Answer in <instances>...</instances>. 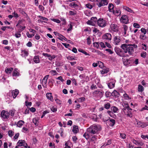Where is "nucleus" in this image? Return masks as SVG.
<instances>
[{
	"instance_id": "1",
	"label": "nucleus",
	"mask_w": 148,
	"mask_h": 148,
	"mask_svg": "<svg viewBox=\"0 0 148 148\" xmlns=\"http://www.w3.org/2000/svg\"><path fill=\"white\" fill-rule=\"evenodd\" d=\"M101 130V127L100 125H93L87 129V132L84 133L83 136L88 140L90 137V134H97Z\"/></svg>"
},
{
	"instance_id": "2",
	"label": "nucleus",
	"mask_w": 148,
	"mask_h": 148,
	"mask_svg": "<svg viewBox=\"0 0 148 148\" xmlns=\"http://www.w3.org/2000/svg\"><path fill=\"white\" fill-rule=\"evenodd\" d=\"M137 46L135 44H124L121 46V48L123 50L125 51V53H128L129 54H132L134 52V48H136Z\"/></svg>"
},
{
	"instance_id": "3",
	"label": "nucleus",
	"mask_w": 148,
	"mask_h": 148,
	"mask_svg": "<svg viewBox=\"0 0 148 148\" xmlns=\"http://www.w3.org/2000/svg\"><path fill=\"white\" fill-rule=\"evenodd\" d=\"M114 50L116 53L120 57H125L126 56L125 51L123 50V49L116 47L115 48Z\"/></svg>"
},
{
	"instance_id": "4",
	"label": "nucleus",
	"mask_w": 148,
	"mask_h": 148,
	"mask_svg": "<svg viewBox=\"0 0 148 148\" xmlns=\"http://www.w3.org/2000/svg\"><path fill=\"white\" fill-rule=\"evenodd\" d=\"M69 6L75 10L79 9L80 7V3L77 1H75L70 3L69 4Z\"/></svg>"
},
{
	"instance_id": "5",
	"label": "nucleus",
	"mask_w": 148,
	"mask_h": 148,
	"mask_svg": "<svg viewBox=\"0 0 148 148\" xmlns=\"http://www.w3.org/2000/svg\"><path fill=\"white\" fill-rule=\"evenodd\" d=\"M103 94L104 92L102 90H97L94 91L93 92V95L94 96L99 98H101L102 97Z\"/></svg>"
},
{
	"instance_id": "6",
	"label": "nucleus",
	"mask_w": 148,
	"mask_h": 148,
	"mask_svg": "<svg viewBox=\"0 0 148 148\" xmlns=\"http://www.w3.org/2000/svg\"><path fill=\"white\" fill-rule=\"evenodd\" d=\"M97 22V18L95 17H93L91 18L90 20L87 21V23L88 24L94 26H95Z\"/></svg>"
},
{
	"instance_id": "7",
	"label": "nucleus",
	"mask_w": 148,
	"mask_h": 148,
	"mask_svg": "<svg viewBox=\"0 0 148 148\" xmlns=\"http://www.w3.org/2000/svg\"><path fill=\"white\" fill-rule=\"evenodd\" d=\"M119 27L117 25L112 23L110 25L109 30L113 32H117L119 30Z\"/></svg>"
},
{
	"instance_id": "8",
	"label": "nucleus",
	"mask_w": 148,
	"mask_h": 148,
	"mask_svg": "<svg viewBox=\"0 0 148 148\" xmlns=\"http://www.w3.org/2000/svg\"><path fill=\"white\" fill-rule=\"evenodd\" d=\"M10 115L9 112L5 110H3L1 113V116L3 119L4 120L8 119Z\"/></svg>"
},
{
	"instance_id": "9",
	"label": "nucleus",
	"mask_w": 148,
	"mask_h": 148,
	"mask_svg": "<svg viewBox=\"0 0 148 148\" xmlns=\"http://www.w3.org/2000/svg\"><path fill=\"white\" fill-rule=\"evenodd\" d=\"M97 23L99 27H104L106 26V23L105 20L103 18H100L97 20Z\"/></svg>"
},
{
	"instance_id": "10",
	"label": "nucleus",
	"mask_w": 148,
	"mask_h": 148,
	"mask_svg": "<svg viewBox=\"0 0 148 148\" xmlns=\"http://www.w3.org/2000/svg\"><path fill=\"white\" fill-rule=\"evenodd\" d=\"M108 3V2L107 0H101L98 2L97 5L99 7H101L107 5Z\"/></svg>"
},
{
	"instance_id": "11",
	"label": "nucleus",
	"mask_w": 148,
	"mask_h": 148,
	"mask_svg": "<svg viewBox=\"0 0 148 148\" xmlns=\"http://www.w3.org/2000/svg\"><path fill=\"white\" fill-rule=\"evenodd\" d=\"M120 21L122 23L127 24L129 21L127 16L125 15L122 16L120 19Z\"/></svg>"
},
{
	"instance_id": "12",
	"label": "nucleus",
	"mask_w": 148,
	"mask_h": 148,
	"mask_svg": "<svg viewBox=\"0 0 148 148\" xmlns=\"http://www.w3.org/2000/svg\"><path fill=\"white\" fill-rule=\"evenodd\" d=\"M112 37L111 34L109 33H106L104 34L102 36L103 39L108 40H111Z\"/></svg>"
},
{
	"instance_id": "13",
	"label": "nucleus",
	"mask_w": 148,
	"mask_h": 148,
	"mask_svg": "<svg viewBox=\"0 0 148 148\" xmlns=\"http://www.w3.org/2000/svg\"><path fill=\"white\" fill-rule=\"evenodd\" d=\"M132 142L137 145L142 146L144 144V143L141 140H136L133 138L131 140Z\"/></svg>"
},
{
	"instance_id": "14",
	"label": "nucleus",
	"mask_w": 148,
	"mask_h": 148,
	"mask_svg": "<svg viewBox=\"0 0 148 148\" xmlns=\"http://www.w3.org/2000/svg\"><path fill=\"white\" fill-rule=\"evenodd\" d=\"M49 76V75H45L42 79V85L43 87L44 88L47 87V80Z\"/></svg>"
},
{
	"instance_id": "15",
	"label": "nucleus",
	"mask_w": 148,
	"mask_h": 148,
	"mask_svg": "<svg viewBox=\"0 0 148 148\" xmlns=\"http://www.w3.org/2000/svg\"><path fill=\"white\" fill-rule=\"evenodd\" d=\"M18 144L19 146H23L26 148L27 147V145L24 140H19L18 142Z\"/></svg>"
},
{
	"instance_id": "16",
	"label": "nucleus",
	"mask_w": 148,
	"mask_h": 148,
	"mask_svg": "<svg viewBox=\"0 0 148 148\" xmlns=\"http://www.w3.org/2000/svg\"><path fill=\"white\" fill-rule=\"evenodd\" d=\"M98 137L97 136L93 135L91 137L90 136V138L88 139L90 140V142L92 143H95L96 141L97 140V138Z\"/></svg>"
},
{
	"instance_id": "17",
	"label": "nucleus",
	"mask_w": 148,
	"mask_h": 148,
	"mask_svg": "<svg viewBox=\"0 0 148 148\" xmlns=\"http://www.w3.org/2000/svg\"><path fill=\"white\" fill-rule=\"evenodd\" d=\"M115 81L114 79H112L111 82L108 84V87L110 89H112L114 87Z\"/></svg>"
},
{
	"instance_id": "18",
	"label": "nucleus",
	"mask_w": 148,
	"mask_h": 148,
	"mask_svg": "<svg viewBox=\"0 0 148 148\" xmlns=\"http://www.w3.org/2000/svg\"><path fill=\"white\" fill-rule=\"evenodd\" d=\"M131 65H136L138 64V59L133 58H130Z\"/></svg>"
},
{
	"instance_id": "19",
	"label": "nucleus",
	"mask_w": 148,
	"mask_h": 148,
	"mask_svg": "<svg viewBox=\"0 0 148 148\" xmlns=\"http://www.w3.org/2000/svg\"><path fill=\"white\" fill-rule=\"evenodd\" d=\"M20 75L19 71L16 68L15 69L13 72L12 76H13L18 77Z\"/></svg>"
},
{
	"instance_id": "20",
	"label": "nucleus",
	"mask_w": 148,
	"mask_h": 148,
	"mask_svg": "<svg viewBox=\"0 0 148 148\" xmlns=\"http://www.w3.org/2000/svg\"><path fill=\"white\" fill-rule=\"evenodd\" d=\"M112 12L113 14L116 16H119L121 13V11L118 9H114Z\"/></svg>"
},
{
	"instance_id": "21",
	"label": "nucleus",
	"mask_w": 148,
	"mask_h": 148,
	"mask_svg": "<svg viewBox=\"0 0 148 148\" xmlns=\"http://www.w3.org/2000/svg\"><path fill=\"white\" fill-rule=\"evenodd\" d=\"M120 41V37L116 36L114 38V43L116 45H118Z\"/></svg>"
},
{
	"instance_id": "22",
	"label": "nucleus",
	"mask_w": 148,
	"mask_h": 148,
	"mask_svg": "<svg viewBox=\"0 0 148 148\" xmlns=\"http://www.w3.org/2000/svg\"><path fill=\"white\" fill-rule=\"evenodd\" d=\"M28 52L27 50H21V55L22 57H26L28 56Z\"/></svg>"
},
{
	"instance_id": "23",
	"label": "nucleus",
	"mask_w": 148,
	"mask_h": 148,
	"mask_svg": "<svg viewBox=\"0 0 148 148\" xmlns=\"http://www.w3.org/2000/svg\"><path fill=\"white\" fill-rule=\"evenodd\" d=\"M19 91L17 89H15L12 92V95L14 98H15L18 94Z\"/></svg>"
},
{
	"instance_id": "24",
	"label": "nucleus",
	"mask_w": 148,
	"mask_h": 148,
	"mask_svg": "<svg viewBox=\"0 0 148 148\" xmlns=\"http://www.w3.org/2000/svg\"><path fill=\"white\" fill-rule=\"evenodd\" d=\"M46 96L47 98L50 100L51 101H53V97L51 93H47L46 94Z\"/></svg>"
},
{
	"instance_id": "25",
	"label": "nucleus",
	"mask_w": 148,
	"mask_h": 148,
	"mask_svg": "<svg viewBox=\"0 0 148 148\" xmlns=\"http://www.w3.org/2000/svg\"><path fill=\"white\" fill-rule=\"evenodd\" d=\"M111 110L112 112L114 113L118 112L119 111V108L115 106H113L111 107Z\"/></svg>"
},
{
	"instance_id": "26",
	"label": "nucleus",
	"mask_w": 148,
	"mask_h": 148,
	"mask_svg": "<svg viewBox=\"0 0 148 148\" xmlns=\"http://www.w3.org/2000/svg\"><path fill=\"white\" fill-rule=\"evenodd\" d=\"M108 123L110 126H113L115 123V121L114 119H111L108 121Z\"/></svg>"
},
{
	"instance_id": "27",
	"label": "nucleus",
	"mask_w": 148,
	"mask_h": 148,
	"mask_svg": "<svg viewBox=\"0 0 148 148\" xmlns=\"http://www.w3.org/2000/svg\"><path fill=\"white\" fill-rule=\"evenodd\" d=\"M107 113L112 117L115 118L116 117L115 114L112 111L108 110L107 111Z\"/></svg>"
},
{
	"instance_id": "28",
	"label": "nucleus",
	"mask_w": 148,
	"mask_h": 148,
	"mask_svg": "<svg viewBox=\"0 0 148 148\" xmlns=\"http://www.w3.org/2000/svg\"><path fill=\"white\" fill-rule=\"evenodd\" d=\"M13 70V68H6L5 70V71L6 73L8 74H10L11 73Z\"/></svg>"
},
{
	"instance_id": "29",
	"label": "nucleus",
	"mask_w": 148,
	"mask_h": 148,
	"mask_svg": "<svg viewBox=\"0 0 148 148\" xmlns=\"http://www.w3.org/2000/svg\"><path fill=\"white\" fill-rule=\"evenodd\" d=\"M123 63L125 65L131 64L130 58L129 59H125L123 61Z\"/></svg>"
},
{
	"instance_id": "30",
	"label": "nucleus",
	"mask_w": 148,
	"mask_h": 148,
	"mask_svg": "<svg viewBox=\"0 0 148 148\" xmlns=\"http://www.w3.org/2000/svg\"><path fill=\"white\" fill-rule=\"evenodd\" d=\"M128 111V109H125L124 108L122 109V113L124 115V116H127V114Z\"/></svg>"
},
{
	"instance_id": "31",
	"label": "nucleus",
	"mask_w": 148,
	"mask_h": 148,
	"mask_svg": "<svg viewBox=\"0 0 148 148\" xmlns=\"http://www.w3.org/2000/svg\"><path fill=\"white\" fill-rule=\"evenodd\" d=\"M39 118H34L33 119V121L36 125L37 126L39 123Z\"/></svg>"
},
{
	"instance_id": "32",
	"label": "nucleus",
	"mask_w": 148,
	"mask_h": 148,
	"mask_svg": "<svg viewBox=\"0 0 148 148\" xmlns=\"http://www.w3.org/2000/svg\"><path fill=\"white\" fill-rule=\"evenodd\" d=\"M33 60L36 63H39L40 62V59L39 56H35L33 58Z\"/></svg>"
},
{
	"instance_id": "33",
	"label": "nucleus",
	"mask_w": 148,
	"mask_h": 148,
	"mask_svg": "<svg viewBox=\"0 0 148 148\" xmlns=\"http://www.w3.org/2000/svg\"><path fill=\"white\" fill-rule=\"evenodd\" d=\"M114 6L112 3H110L109 4L108 8L110 12H112L114 10Z\"/></svg>"
},
{
	"instance_id": "34",
	"label": "nucleus",
	"mask_w": 148,
	"mask_h": 148,
	"mask_svg": "<svg viewBox=\"0 0 148 148\" xmlns=\"http://www.w3.org/2000/svg\"><path fill=\"white\" fill-rule=\"evenodd\" d=\"M123 9L131 13H134L133 11L130 8L126 6H124L123 7Z\"/></svg>"
},
{
	"instance_id": "35",
	"label": "nucleus",
	"mask_w": 148,
	"mask_h": 148,
	"mask_svg": "<svg viewBox=\"0 0 148 148\" xmlns=\"http://www.w3.org/2000/svg\"><path fill=\"white\" fill-rule=\"evenodd\" d=\"M139 38L141 40H145L147 39V37L145 34H141Z\"/></svg>"
},
{
	"instance_id": "36",
	"label": "nucleus",
	"mask_w": 148,
	"mask_h": 148,
	"mask_svg": "<svg viewBox=\"0 0 148 148\" xmlns=\"http://www.w3.org/2000/svg\"><path fill=\"white\" fill-rule=\"evenodd\" d=\"M24 122L22 120L19 121L17 123V126L18 127H21L22 125L24 124Z\"/></svg>"
},
{
	"instance_id": "37",
	"label": "nucleus",
	"mask_w": 148,
	"mask_h": 148,
	"mask_svg": "<svg viewBox=\"0 0 148 148\" xmlns=\"http://www.w3.org/2000/svg\"><path fill=\"white\" fill-rule=\"evenodd\" d=\"M26 100L25 101V105L27 106H30L32 105V102H28V97H27V96H26Z\"/></svg>"
},
{
	"instance_id": "38",
	"label": "nucleus",
	"mask_w": 148,
	"mask_h": 148,
	"mask_svg": "<svg viewBox=\"0 0 148 148\" xmlns=\"http://www.w3.org/2000/svg\"><path fill=\"white\" fill-rule=\"evenodd\" d=\"M144 90V87L140 84H139L138 85V91L140 92H142Z\"/></svg>"
},
{
	"instance_id": "39",
	"label": "nucleus",
	"mask_w": 148,
	"mask_h": 148,
	"mask_svg": "<svg viewBox=\"0 0 148 148\" xmlns=\"http://www.w3.org/2000/svg\"><path fill=\"white\" fill-rule=\"evenodd\" d=\"M112 95H113L116 97H118L119 96V93L116 90L113 91L112 93Z\"/></svg>"
},
{
	"instance_id": "40",
	"label": "nucleus",
	"mask_w": 148,
	"mask_h": 148,
	"mask_svg": "<svg viewBox=\"0 0 148 148\" xmlns=\"http://www.w3.org/2000/svg\"><path fill=\"white\" fill-rule=\"evenodd\" d=\"M58 36L59 37V39L61 40H66V38L64 36L60 34H58Z\"/></svg>"
},
{
	"instance_id": "41",
	"label": "nucleus",
	"mask_w": 148,
	"mask_h": 148,
	"mask_svg": "<svg viewBox=\"0 0 148 148\" xmlns=\"http://www.w3.org/2000/svg\"><path fill=\"white\" fill-rule=\"evenodd\" d=\"M78 50L79 52L84 53L86 56H90V55L88 53L82 49H78Z\"/></svg>"
},
{
	"instance_id": "42",
	"label": "nucleus",
	"mask_w": 148,
	"mask_h": 148,
	"mask_svg": "<svg viewBox=\"0 0 148 148\" xmlns=\"http://www.w3.org/2000/svg\"><path fill=\"white\" fill-rule=\"evenodd\" d=\"M110 106V104L109 103H106L104 105V107L107 110L109 109Z\"/></svg>"
},
{
	"instance_id": "43",
	"label": "nucleus",
	"mask_w": 148,
	"mask_h": 148,
	"mask_svg": "<svg viewBox=\"0 0 148 148\" xmlns=\"http://www.w3.org/2000/svg\"><path fill=\"white\" fill-rule=\"evenodd\" d=\"M78 127L76 126H75L73 127V133H76L78 132Z\"/></svg>"
},
{
	"instance_id": "44",
	"label": "nucleus",
	"mask_w": 148,
	"mask_h": 148,
	"mask_svg": "<svg viewBox=\"0 0 148 148\" xmlns=\"http://www.w3.org/2000/svg\"><path fill=\"white\" fill-rule=\"evenodd\" d=\"M85 99L84 97H81L77 99L78 102L82 103L85 101Z\"/></svg>"
},
{
	"instance_id": "45",
	"label": "nucleus",
	"mask_w": 148,
	"mask_h": 148,
	"mask_svg": "<svg viewBox=\"0 0 148 148\" xmlns=\"http://www.w3.org/2000/svg\"><path fill=\"white\" fill-rule=\"evenodd\" d=\"M111 143V140H108V142L106 143H105L101 147V148L103 147H106V146L109 145Z\"/></svg>"
},
{
	"instance_id": "46",
	"label": "nucleus",
	"mask_w": 148,
	"mask_h": 148,
	"mask_svg": "<svg viewBox=\"0 0 148 148\" xmlns=\"http://www.w3.org/2000/svg\"><path fill=\"white\" fill-rule=\"evenodd\" d=\"M49 73L51 74L53 76L56 75L58 74L56 70H51L50 71Z\"/></svg>"
},
{
	"instance_id": "47",
	"label": "nucleus",
	"mask_w": 148,
	"mask_h": 148,
	"mask_svg": "<svg viewBox=\"0 0 148 148\" xmlns=\"http://www.w3.org/2000/svg\"><path fill=\"white\" fill-rule=\"evenodd\" d=\"M109 71V70L106 69H103L100 71L101 73L104 74L107 73Z\"/></svg>"
},
{
	"instance_id": "48",
	"label": "nucleus",
	"mask_w": 148,
	"mask_h": 148,
	"mask_svg": "<svg viewBox=\"0 0 148 148\" xmlns=\"http://www.w3.org/2000/svg\"><path fill=\"white\" fill-rule=\"evenodd\" d=\"M8 136L10 137H12L14 135V132L12 131V130H10L8 131Z\"/></svg>"
},
{
	"instance_id": "49",
	"label": "nucleus",
	"mask_w": 148,
	"mask_h": 148,
	"mask_svg": "<svg viewBox=\"0 0 148 148\" xmlns=\"http://www.w3.org/2000/svg\"><path fill=\"white\" fill-rule=\"evenodd\" d=\"M141 32L143 33V34H146L147 33V29H146L144 28H142L140 29Z\"/></svg>"
},
{
	"instance_id": "50",
	"label": "nucleus",
	"mask_w": 148,
	"mask_h": 148,
	"mask_svg": "<svg viewBox=\"0 0 148 148\" xmlns=\"http://www.w3.org/2000/svg\"><path fill=\"white\" fill-rule=\"evenodd\" d=\"M147 126H148V122H145L142 123L140 126L139 125L138 126L141 127L142 128H144Z\"/></svg>"
},
{
	"instance_id": "51",
	"label": "nucleus",
	"mask_w": 148,
	"mask_h": 148,
	"mask_svg": "<svg viewBox=\"0 0 148 148\" xmlns=\"http://www.w3.org/2000/svg\"><path fill=\"white\" fill-rule=\"evenodd\" d=\"M123 96L124 97V98L126 100H129L131 99V98L126 93L123 94Z\"/></svg>"
},
{
	"instance_id": "52",
	"label": "nucleus",
	"mask_w": 148,
	"mask_h": 148,
	"mask_svg": "<svg viewBox=\"0 0 148 148\" xmlns=\"http://www.w3.org/2000/svg\"><path fill=\"white\" fill-rule=\"evenodd\" d=\"M56 57V56L55 55L51 56L50 55V57H48V59L50 61H52V60L55 58Z\"/></svg>"
},
{
	"instance_id": "53",
	"label": "nucleus",
	"mask_w": 148,
	"mask_h": 148,
	"mask_svg": "<svg viewBox=\"0 0 148 148\" xmlns=\"http://www.w3.org/2000/svg\"><path fill=\"white\" fill-rule=\"evenodd\" d=\"M133 26L134 27L136 28H139L140 27L139 24L135 23H133Z\"/></svg>"
},
{
	"instance_id": "54",
	"label": "nucleus",
	"mask_w": 148,
	"mask_h": 148,
	"mask_svg": "<svg viewBox=\"0 0 148 148\" xmlns=\"http://www.w3.org/2000/svg\"><path fill=\"white\" fill-rule=\"evenodd\" d=\"M26 35L28 37L30 38L34 36V34H29V32H27L26 33Z\"/></svg>"
},
{
	"instance_id": "55",
	"label": "nucleus",
	"mask_w": 148,
	"mask_h": 148,
	"mask_svg": "<svg viewBox=\"0 0 148 148\" xmlns=\"http://www.w3.org/2000/svg\"><path fill=\"white\" fill-rule=\"evenodd\" d=\"M55 100L56 101V103L59 104L61 105L62 103V101L60 99L58 98H56L55 99Z\"/></svg>"
},
{
	"instance_id": "56",
	"label": "nucleus",
	"mask_w": 148,
	"mask_h": 148,
	"mask_svg": "<svg viewBox=\"0 0 148 148\" xmlns=\"http://www.w3.org/2000/svg\"><path fill=\"white\" fill-rule=\"evenodd\" d=\"M51 110L53 112H55L57 111V108L56 106H53L51 108Z\"/></svg>"
},
{
	"instance_id": "57",
	"label": "nucleus",
	"mask_w": 148,
	"mask_h": 148,
	"mask_svg": "<svg viewBox=\"0 0 148 148\" xmlns=\"http://www.w3.org/2000/svg\"><path fill=\"white\" fill-rule=\"evenodd\" d=\"M147 54V53L145 52H143L141 53L140 54L141 56L144 58H145Z\"/></svg>"
},
{
	"instance_id": "58",
	"label": "nucleus",
	"mask_w": 148,
	"mask_h": 148,
	"mask_svg": "<svg viewBox=\"0 0 148 148\" xmlns=\"http://www.w3.org/2000/svg\"><path fill=\"white\" fill-rule=\"evenodd\" d=\"M51 21L58 23H60V21L59 19L54 18H52L51 19Z\"/></svg>"
},
{
	"instance_id": "59",
	"label": "nucleus",
	"mask_w": 148,
	"mask_h": 148,
	"mask_svg": "<svg viewBox=\"0 0 148 148\" xmlns=\"http://www.w3.org/2000/svg\"><path fill=\"white\" fill-rule=\"evenodd\" d=\"M93 45L95 47L98 48L99 46V43L98 42H95L93 43Z\"/></svg>"
},
{
	"instance_id": "60",
	"label": "nucleus",
	"mask_w": 148,
	"mask_h": 148,
	"mask_svg": "<svg viewBox=\"0 0 148 148\" xmlns=\"http://www.w3.org/2000/svg\"><path fill=\"white\" fill-rule=\"evenodd\" d=\"M99 116L100 119H102L104 122L107 121L108 119V118L104 119V118L103 117L102 114H101L99 115Z\"/></svg>"
},
{
	"instance_id": "61",
	"label": "nucleus",
	"mask_w": 148,
	"mask_h": 148,
	"mask_svg": "<svg viewBox=\"0 0 148 148\" xmlns=\"http://www.w3.org/2000/svg\"><path fill=\"white\" fill-rule=\"evenodd\" d=\"M14 36L16 38H20L21 36V34L20 33L16 32Z\"/></svg>"
},
{
	"instance_id": "62",
	"label": "nucleus",
	"mask_w": 148,
	"mask_h": 148,
	"mask_svg": "<svg viewBox=\"0 0 148 148\" xmlns=\"http://www.w3.org/2000/svg\"><path fill=\"white\" fill-rule=\"evenodd\" d=\"M69 13L70 15H75L76 14V12L74 11H70Z\"/></svg>"
},
{
	"instance_id": "63",
	"label": "nucleus",
	"mask_w": 148,
	"mask_h": 148,
	"mask_svg": "<svg viewBox=\"0 0 148 148\" xmlns=\"http://www.w3.org/2000/svg\"><path fill=\"white\" fill-rule=\"evenodd\" d=\"M86 6L87 8L90 9H91L92 8V5L89 3L86 4Z\"/></svg>"
},
{
	"instance_id": "64",
	"label": "nucleus",
	"mask_w": 148,
	"mask_h": 148,
	"mask_svg": "<svg viewBox=\"0 0 148 148\" xmlns=\"http://www.w3.org/2000/svg\"><path fill=\"white\" fill-rule=\"evenodd\" d=\"M141 138L144 139H148V135H141Z\"/></svg>"
}]
</instances>
